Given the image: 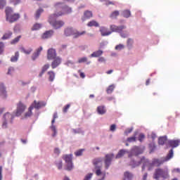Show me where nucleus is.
<instances>
[{
    "label": "nucleus",
    "instance_id": "nucleus-1",
    "mask_svg": "<svg viewBox=\"0 0 180 180\" xmlns=\"http://www.w3.org/2000/svg\"><path fill=\"white\" fill-rule=\"evenodd\" d=\"M56 16H64V15H70L72 12V8L64 4L63 2H58L53 6Z\"/></svg>",
    "mask_w": 180,
    "mask_h": 180
},
{
    "label": "nucleus",
    "instance_id": "nucleus-2",
    "mask_svg": "<svg viewBox=\"0 0 180 180\" xmlns=\"http://www.w3.org/2000/svg\"><path fill=\"white\" fill-rule=\"evenodd\" d=\"M141 164H143L142 167L143 171H144V169L146 167H148V171H151L154 167H155V165H154V162L152 161V162H150L148 160L142 158L141 160L136 162L134 160H131L129 165L132 167V168H136V167H139V165H141Z\"/></svg>",
    "mask_w": 180,
    "mask_h": 180
},
{
    "label": "nucleus",
    "instance_id": "nucleus-3",
    "mask_svg": "<svg viewBox=\"0 0 180 180\" xmlns=\"http://www.w3.org/2000/svg\"><path fill=\"white\" fill-rule=\"evenodd\" d=\"M93 165H94V171L97 176H101L98 180H105L106 173L102 172V158H98L93 160Z\"/></svg>",
    "mask_w": 180,
    "mask_h": 180
},
{
    "label": "nucleus",
    "instance_id": "nucleus-4",
    "mask_svg": "<svg viewBox=\"0 0 180 180\" xmlns=\"http://www.w3.org/2000/svg\"><path fill=\"white\" fill-rule=\"evenodd\" d=\"M57 18H60V16L56 15V12H54L53 14H51L49 15L48 22L53 27V29H61L64 25H65V22L61 20H56Z\"/></svg>",
    "mask_w": 180,
    "mask_h": 180
},
{
    "label": "nucleus",
    "instance_id": "nucleus-5",
    "mask_svg": "<svg viewBox=\"0 0 180 180\" xmlns=\"http://www.w3.org/2000/svg\"><path fill=\"white\" fill-rule=\"evenodd\" d=\"M20 18L19 13H13V10L11 8L7 7L6 8V19L7 22L13 23Z\"/></svg>",
    "mask_w": 180,
    "mask_h": 180
},
{
    "label": "nucleus",
    "instance_id": "nucleus-6",
    "mask_svg": "<svg viewBox=\"0 0 180 180\" xmlns=\"http://www.w3.org/2000/svg\"><path fill=\"white\" fill-rule=\"evenodd\" d=\"M153 178L154 179L157 180L160 179V178H163V179H167V178H169V172H168V169H155L153 174Z\"/></svg>",
    "mask_w": 180,
    "mask_h": 180
},
{
    "label": "nucleus",
    "instance_id": "nucleus-7",
    "mask_svg": "<svg viewBox=\"0 0 180 180\" xmlns=\"http://www.w3.org/2000/svg\"><path fill=\"white\" fill-rule=\"evenodd\" d=\"M173 157H174V150L171 149L169 151V153L167 154V157L162 158L161 159L155 158L152 160V162H153L155 167H160V165H162L164 162H167V161H169V160H171V158H172Z\"/></svg>",
    "mask_w": 180,
    "mask_h": 180
},
{
    "label": "nucleus",
    "instance_id": "nucleus-8",
    "mask_svg": "<svg viewBox=\"0 0 180 180\" xmlns=\"http://www.w3.org/2000/svg\"><path fill=\"white\" fill-rule=\"evenodd\" d=\"M110 29L113 32L120 33V36L124 37V39H125V37H127V36H129V32H127V31H125V34L124 32H123L124 29H126L125 25L117 26L115 25H112L110 26Z\"/></svg>",
    "mask_w": 180,
    "mask_h": 180
},
{
    "label": "nucleus",
    "instance_id": "nucleus-9",
    "mask_svg": "<svg viewBox=\"0 0 180 180\" xmlns=\"http://www.w3.org/2000/svg\"><path fill=\"white\" fill-rule=\"evenodd\" d=\"M15 116L11 114V112H6L4 115V121L2 124V128L6 129L8 127V123H13V119Z\"/></svg>",
    "mask_w": 180,
    "mask_h": 180
},
{
    "label": "nucleus",
    "instance_id": "nucleus-10",
    "mask_svg": "<svg viewBox=\"0 0 180 180\" xmlns=\"http://www.w3.org/2000/svg\"><path fill=\"white\" fill-rule=\"evenodd\" d=\"M63 159L65 161L66 169L67 171H71L74 168V165H72V155H64Z\"/></svg>",
    "mask_w": 180,
    "mask_h": 180
},
{
    "label": "nucleus",
    "instance_id": "nucleus-11",
    "mask_svg": "<svg viewBox=\"0 0 180 180\" xmlns=\"http://www.w3.org/2000/svg\"><path fill=\"white\" fill-rule=\"evenodd\" d=\"M140 154H143V150L140 148V146H134L131 149V152L129 153L128 157L129 158H131L133 155H140Z\"/></svg>",
    "mask_w": 180,
    "mask_h": 180
},
{
    "label": "nucleus",
    "instance_id": "nucleus-12",
    "mask_svg": "<svg viewBox=\"0 0 180 180\" xmlns=\"http://www.w3.org/2000/svg\"><path fill=\"white\" fill-rule=\"evenodd\" d=\"M25 110H26V105H25V104H23L22 101H20L17 104L15 116H20V115H22V113H23V112H25Z\"/></svg>",
    "mask_w": 180,
    "mask_h": 180
},
{
    "label": "nucleus",
    "instance_id": "nucleus-13",
    "mask_svg": "<svg viewBox=\"0 0 180 180\" xmlns=\"http://www.w3.org/2000/svg\"><path fill=\"white\" fill-rule=\"evenodd\" d=\"M113 157H115L113 154H107L105 155V158L104 160L105 169H108L109 167H110V164H112V160H113Z\"/></svg>",
    "mask_w": 180,
    "mask_h": 180
},
{
    "label": "nucleus",
    "instance_id": "nucleus-14",
    "mask_svg": "<svg viewBox=\"0 0 180 180\" xmlns=\"http://www.w3.org/2000/svg\"><path fill=\"white\" fill-rule=\"evenodd\" d=\"M57 53L56 52V49H50L47 52V58L48 60H53L57 57Z\"/></svg>",
    "mask_w": 180,
    "mask_h": 180
},
{
    "label": "nucleus",
    "instance_id": "nucleus-15",
    "mask_svg": "<svg viewBox=\"0 0 180 180\" xmlns=\"http://www.w3.org/2000/svg\"><path fill=\"white\" fill-rule=\"evenodd\" d=\"M75 29L71 27H68L64 30V34L66 37L74 36Z\"/></svg>",
    "mask_w": 180,
    "mask_h": 180
},
{
    "label": "nucleus",
    "instance_id": "nucleus-16",
    "mask_svg": "<svg viewBox=\"0 0 180 180\" xmlns=\"http://www.w3.org/2000/svg\"><path fill=\"white\" fill-rule=\"evenodd\" d=\"M60 64H61V58L56 57V58H53V60L51 63V67H52L53 70H54V68H57V67H58V65H60Z\"/></svg>",
    "mask_w": 180,
    "mask_h": 180
},
{
    "label": "nucleus",
    "instance_id": "nucleus-17",
    "mask_svg": "<svg viewBox=\"0 0 180 180\" xmlns=\"http://www.w3.org/2000/svg\"><path fill=\"white\" fill-rule=\"evenodd\" d=\"M100 32H101V36H103V37L109 36V35L112 34V31L108 30V28H106L105 27H101Z\"/></svg>",
    "mask_w": 180,
    "mask_h": 180
},
{
    "label": "nucleus",
    "instance_id": "nucleus-18",
    "mask_svg": "<svg viewBox=\"0 0 180 180\" xmlns=\"http://www.w3.org/2000/svg\"><path fill=\"white\" fill-rule=\"evenodd\" d=\"M54 34V31L53 30L46 31L42 35H41V39H50L51 36Z\"/></svg>",
    "mask_w": 180,
    "mask_h": 180
},
{
    "label": "nucleus",
    "instance_id": "nucleus-19",
    "mask_svg": "<svg viewBox=\"0 0 180 180\" xmlns=\"http://www.w3.org/2000/svg\"><path fill=\"white\" fill-rule=\"evenodd\" d=\"M94 15L92 14V11H86L84 13V16L82 18V22H85L86 19H91Z\"/></svg>",
    "mask_w": 180,
    "mask_h": 180
},
{
    "label": "nucleus",
    "instance_id": "nucleus-20",
    "mask_svg": "<svg viewBox=\"0 0 180 180\" xmlns=\"http://www.w3.org/2000/svg\"><path fill=\"white\" fill-rule=\"evenodd\" d=\"M85 34H86V31L79 32L77 30H75L73 37L74 39H78V37H81V36H84Z\"/></svg>",
    "mask_w": 180,
    "mask_h": 180
},
{
    "label": "nucleus",
    "instance_id": "nucleus-21",
    "mask_svg": "<svg viewBox=\"0 0 180 180\" xmlns=\"http://www.w3.org/2000/svg\"><path fill=\"white\" fill-rule=\"evenodd\" d=\"M179 143H180L179 139L172 140L169 141V146H170V147H172V148H175L176 147H178V146H179Z\"/></svg>",
    "mask_w": 180,
    "mask_h": 180
},
{
    "label": "nucleus",
    "instance_id": "nucleus-22",
    "mask_svg": "<svg viewBox=\"0 0 180 180\" xmlns=\"http://www.w3.org/2000/svg\"><path fill=\"white\" fill-rule=\"evenodd\" d=\"M42 50H43V47L41 46H40L37 49V51L34 52L32 56V58L33 60H36V58H37V57L40 56V53H41Z\"/></svg>",
    "mask_w": 180,
    "mask_h": 180
},
{
    "label": "nucleus",
    "instance_id": "nucleus-23",
    "mask_svg": "<svg viewBox=\"0 0 180 180\" xmlns=\"http://www.w3.org/2000/svg\"><path fill=\"white\" fill-rule=\"evenodd\" d=\"M0 96L4 98H6V90H5V86H4V84H0Z\"/></svg>",
    "mask_w": 180,
    "mask_h": 180
},
{
    "label": "nucleus",
    "instance_id": "nucleus-24",
    "mask_svg": "<svg viewBox=\"0 0 180 180\" xmlns=\"http://www.w3.org/2000/svg\"><path fill=\"white\" fill-rule=\"evenodd\" d=\"M97 112L98 115H105V113H106V108H105V105H99L97 107Z\"/></svg>",
    "mask_w": 180,
    "mask_h": 180
},
{
    "label": "nucleus",
    "instance_id": "nucleus-25",
    "mask_svg": "<svg viewBox=\"0 0 180 180\" xmlns=\"http://www.w3.org/2000/svg\"><path fill=\"white\" fill-rule=\"evenodd\" d=\"M12 34H13L12 31H7L1 37V40H8V39H11Z\"/></svg>",
    "mask_w": 180,
    "mask_h": 180
},
{
    "label": "nucleus",
    "instance_id": "nucleus-26",
    "mask_svg": "<svg viewBox=\"0 0 180 180\" xmlns=\"http://www.w3.org/2000/svg\"><path fill=\"white\" fill-rule=\"evenodd\" d=\"M126 153H127V154L129 155V151L124 150V149H121L118 153L116 155V158H122V157H123V155H124V154H126Z\"/></svg>",
    "mask_w": 180,
    "mask_h": 180
},
{
    "label": "nucleus",
    "instance_id": "nucleus-27",
    "mask_svg": "<svg viewBox=\"0 0 180 180\" xmlns=\"http://www.w3.org/2000/svg\"><path fill=\"white\" fill-rule=\"evenodd\" d=\"M87 26L89 27H99V23H98V22H96V20H93L87 23Z\"/></svg>",
    "mask_w": 180,
    "mask_h": 180
},
{
    "label": "nucleus",
    "instance_id": "nucleus-28",
    "mask_svg": "<svg viewBox=\"0 0 180 180\" xmlns=\"http://www.w3.org/2000/svg\"><path fill=\"white\" fill-rule=\"evenodd\" d=\"M48 75H49V81L50 82H53L54 81V79L56 78V73L53 71H49L48 72Z\"/></svg>",
    "mask_w": 180,
    "mask_h": 180
},
{
    "label": "nucleus",
    "instance_id": "nucleus-29",
    "mask_svg": "<svg viewBox=\"0 0 180 180\" xmlns=\"http://www.w3.org/2000/svg\"><path fill=\"white\" fill-rule=\"evenodd\" d=\"M103 54V51L98 50L94 51L93 53L91 54V57H101Z\"/></svg>",
    "mask_w": 180,
    "mask_h": 180
},
{
    "label": "nucleus",
    "instance_id": "nucleus-30",
    "mask_svg": "<svg viewBox=\"0 0 180 180\" xmlns=\"http://www.w3.org/2000/svg\"><path fill=\"white\" fill-rule=\"evenodd\" d=\"M167 142V136H162L160 137L158 139V143L160 146H164L165 143Z\"/></svg>",
    "mask_w": 180,
    "mask_h": 180
},
{
    "label": "nucleus",
    "instance_id": "nucleus-31",
    "mask_svg": "<svg viewBox=\"0 0 180 180\" xmlns=\"http://www.w3.org/2000/svg\"><path fill=\"white\" fill-rule=\"evenodd\" d=\"M34 107L33 105H31L29 108H28V112L25 113V117L27 118V117H30V116H32V110H33Z\"/></svg>",
    "mask_w": 180,
    "mask_h": 180
},
{
    "label": "nucleus",
    "instance_id": "nucleus-32",
    "mask_svg": "<svg viewBox=\"0 0 180 180\" xmlns=\"http://www.w3.org/2000/svg\"><path fill=\"white\" fill-rule=\"evenodd\" d=\"M43 12H44V10H43L42 8H39L35 13V19H39V18H40V15H41Z\"/></svg>",
    "mask_w": 180,
    "mask_h": 180
},
{
    "label": "nucleus",
    "instance_id": "nucleus-33",
    "mask_svg": "<svg viewBox=\"0 0 180 180\" xmlns=\"http://www.w3.org/2000/svg\"><path fill=\"white\" fill-rule=\"evenodd\" d=\"M19 58V52H15V56L11 58V63H16Z\"/></svg>",
    "mask_w": 180,
    "mask_h": 180
},
{
    "label": "nucleus",
    "instance_id": "nucleus-34",
    "mask_svg": "<svg viewBox=\"0 0 180 180\" xmlns=\"http://www.w3.org/2000/svg\"><path fill=\"white\" fill-rule=\"evenodd\" d=\"M22 39V36L19 35L18 37L14 38L13 40L11 41V44H16L19 43V41Z\"/></svg>",
    "mask_w": 180,
    "mask_h": 180
},
{
    "label": "nucleus",
    "instance_id": "nucleus-35",
    "mask_svg": "<svg viewBox=\"0 0 180 180\" xmlns=\"http://www.w3.org/2000/svg\"><path fill=\"white\" fill-rule=\"evenodd\" d=\"M31 106H33V108L35 109H40L42 105L40 102H37L36 101H34V103Z\"/></svg>",
    "mask_w": 180,
    "mask_h": 180
},
{
    "label": "nucleus",
    "instance_id": "nucleus-36",
    "mask_svg": "<svg viewBox=\"0 0 180 180\" xmlns=\"http://www.w3.org/2000/svg\"><path fill=\"white\" fill-rule=\"evenodd\" d=\"M131 13L129 10H125L122 12V16L124 18H130Z\"/></svg>",
    "mask_w": 180,
    "mask_h": 180
},
{
    "label": "nucleus",
    "instance_id": "nucleus-37",
    "mask_svg": "<svg viewBox=\"0 0 180 180\" xmlns=\"http://www.w3.org/2000/svg\"><path fill=\"white\" fill-rule=\"evenodd\" d=\"M113 91H115V86L113 84H111L108 87L106 92H107V94H112V92H113Z\"/></svg>",
    "mask_w": 180,
    "mask_h": 180
},
{
    "label": "nucleus",
    "instance_id": "nucleus-38",
    "mask_svg": "<svg viewBox=\"0 0 180 180\" xmlns=\"http://www.w3.org/2000/svg\"><path fill=\"white\" fill-rule=\"evenodd\" d=\"M41 28V24H39V23H36L35 25H33V27H32V30L34 31V30H39V29Z\"/></svg>",
    "mask_w": 180,
    "mask_h": 180
},
{
    "label": "nucleus",
    "instance_id": "nucleus-39",
    "mask_svg": "<svg viewBox=\"0 0 180 180\" xmlns=\"http://www.w3.org/2000/svg\"><path fill=\"white\" fill-rule=\"evenodd\" d=\"M119 15H120L119 11H115L111 13L110 18H112V19H115V18H117V16H119Z\"/></svg>",
    "mask_w": 180,
    "mask_h": 180
},
{
    "label": "nucleus",
    "instance_id": "nucleus-40",
    "mask_svg": "<svg viewBox=\"0 0 180 180\" xmlns=\"http://www.w3.org/2000/svg\"><path fill=\"white\" fill-rule=\"evenodd\" d=\"M21 50L22 53H25V54H30V53L33 51V49H32V48L29 49L28 50H26L25 48H22Z\"/></svg>",
    "mask_w": 180,
    "mask_h": 180
},
{
    "label": "nucleus",
    "instance_id": "nucleus-41",
    "mask_svg": "<svg viewBox=\"0 0 180 180\" xmlns=\"http://www.w3.org/2000/svg\"><path fill=\"white\" fill-rule=\"evenodd\" d=\"M82 153H84V149H79V150L75 152V155H76V157H79L82 155Z\"/></svg>",
    "mask_w": 180,
    "mask_h": 180
},
{
    "label": "nucleus",
    "instance_id": "nucleus-42",
    "mask_svg": "<svg viewBox=\"0 0 180 180\" xmlns=\"http://www.w3.org/2000/svg\"><path fill=\"white\" fill-rule=\"evenodd\" d=\"M51 129L52 131H53V136L54 137L57 134V129H56V126H54V124H52Z\"/></svg>",
    "mask_w": 180,
    "mask_h": 180
},
{
    "label": "nucleus",
    "instance_id": "nucleus-43",
    "mask_svg": "<svg viewBox=\"0 0 180 180\" xmlns=\"http://www.w3.org/2000/svg\"><path fill=\"white\" fill-rule=\"evenodd\" d=\"M86 61H88V58H86V57H83L78 60L79 64H81L82 63H86Z\"/></svg>",
    "mask_w": 180,
    "mask_h": 180
},
{
    "label": "nucleus",
    "instance_id": "nucleus-44",
    "mask_svg": "<svg viewBox=\"0 0 180 180\" xmlns=\"http://www.w3.org/2000/svg\"><path fill=\"white\" fill-rule=\"evenodd\" d=\"M127 141H128V143H134L136 141V136H131L127 138Z\"/></svg>",
    "mask_w": 180,
    "mask_h": 180
},
{
    "label": "nucleus",
    "instance_id": "nucleus-45",
    "mask_svg": "<svg viewBox=\"0 0 180 180\" xmlns=\"http://www.w3.org/2000/svg\"><path fill=\"white\" fill-rule=\"evenodd\" d=\"M50 68V65L49 64H46L42 67V71L43 72H46Z\"/></svg>",
    "mask_w": 180,
    "mask_h": 180
},
{
    "label": "nucleus",
    "instance_id": "nucleus-46",
    "mask_svg": "<svg viewBox=\"0 0 180 180\" xmlns=\"http://www.w3.org/2000/svg\"><path fill=\"white\" fill-rule=\"evenodd\" d=\"M146 139V136L143 134H140L138 138L139 141L141 143Z\"/></svg>",
    "mask_w": 180,
    "mask_h": 180
},
{
    "label": "nucleus",
    "instance_id": "nucleus-47",
    "mask_svg": "<svg viewBox=\"0 0 180 180\" xmlns=\"http://www.w3.org/2000/svg\"><path fill=\"white\" fill-rule=\"evenodd\" d=\"M133 43H134V41H133L132 39H127V44L128 46V47H131L133 46Z\"/></svg>",
    "mask_w": 180,
    "mask_h": 180
},
{
    "label": "nucleus",
    "instance_id": "nucleus-48",
    "mask_svg": "<svg viewBox=\"0 0 180 180\" xmlns=\"http://www.w3.org/2000/svg\"><path fill=\"white\" fill-rule=\"evenodd\" d=\"M56 166L58 168V169H61V168H63V161L62 160H59L56 162Z\"/></svg>",
    "mask_w": 180,
    "mask_h": 180
},
{
    "label": "nucleus",
    "instance_id": "nucleus-49",
    "mask_svg": "<svg viewBox=\"0 0 180 180\" xmlns=\"http://www.w3.org/2000/svg\"><path fill=\"white\" fill-rule=\"evenodd\" d=\"M94 174L89 173V174L86 175L84 180H91Z\"/></svg>",
    "mask_w": 180,
    "mask_h": 180
},
{
    "label": "nucleus",
    "instance_id": "nucleus-50",
    "mask_svg": "<svg viewBox=\"0 0 180 180\" xmlns=\"http://www.w3.org/2000/svg\"><path fill=\"white\" fill-rule=\"evenodd\" d=\"M5 47V44L4 42H0V54L4 53V48Z\"/></svg>",
    "mask_w": 180,
    "mask_h": 180
},
{
    "label": "nucleus",
    "instance_id": "nucleus-51",
    "mask_svg": "<svg viewBox=\"0 0 180 180\" xmlns=\"http://www.w3.org/2000/svg\"><path fill=\"white\" fill-rule=\"evenodd\" d=\"M71 105L67 104L64 108H63V112L67 113L68 112V109H70Z\"/></svg>",
    "mask_w": 180,
    "mask_h": 180
},
{
    "label": "nucleus",
    "instance_id": "nucleus-52",
    "mask_svg": "<svg viewBox=\"0 0 180 180\" xmlns=\"http://www.w3.org/2000/svg\"><path fill=\"white\" fill-rule=\"evenodd\" d=\"M53 153L54 154H56V155H60V153H61L60 150V148H55L53 150Z\"/></svg>",
    "mask_w": 180,
    "mask_h": 180
},
{
    "label": "nucleus",
    "instance_id": "nucleus-53",
    "mask_svg": "<svg viewBox=\"0 0 180 180\" xmlns=\"http://www.w3.org/2000/svg\"><path fill=\"white\" fill-rule=\"evenodd\" d=\"M5 5H6V1L5 0H0V9H2Z\"/></svg>",
    "mask_w": 180,
    "mask_h": 180
},
{
    "label": "nucleus",
    "instance_id": "nucleus-54",
    "mask_svg": "<svg viewBox=\"0 0 180 180\" xmlns=\"http://www.w3.org/2000/svg\"><path fill=\"white\" fill-rule=\"evenodd\" d=\"M57 117H58V115L57 114V112H55L53 114V119L51 121V124H54L55 122H56V120L57 119Z\"/></svg>",
    "mask_w": 180,
    "mask_h": 180
},
{
    "label": "nucleus",
    "instance_id": "nucleus-55",
    "mask_svg": "<svg viewBox=\"0 0 180 180\" xmlns=\"http://www.w3.org/2000/svg\"><path fill=\"white\" fill-rule=\"evenodd\" d=\"M124 49V46L123 44H119L115 46V50H122Z\"/></svg>",
    "mask_w": 180,
    "mask_h": 180
},
{
    "label": "nucleus",
    "instance_id": "nucleus-56",
    "mask_svg": "<svg viewBox=\"0 0 180 180\" xmlns=\"http://www.w3.org/2000/svg\"><path fill=\"white\" fill-rule=\"evenodd\" d=\"M10 2L13 5H18V4H20V0H10Z\"/></svg>",
    "mask_w": 180,
    "mask_h": 180
},
{
    "label": "nucleus",
    "instance_id": "nucleus-57",
    "mask_svg": "<svg viewBox=\"0 0 180 180\" xmlns=\"http://www.w3.org/2000/svg\"><path fill=\"white\" fill-rule=\"evenodd\" d=\"M131 131H133V128L127 129L124 131V134H125L126 136H127V134L131 133Z\"/></svg>",
    "mask_w": 180,
    "mask_h": 180
},
{
    "label": "nucleus",
    "instance_id": "nucleus-58",
    "mask_svg": "<svg viewBox=\"0 0 180 180\" xmlns=\"http://www.w3.org/2000/svg\"><path fill=\"white\" fill-rule=\"evenodd\" d=\"M111 131H115L116 130V124H112L110 128Z\"/></svg>",
    "mask_w": 180,
    "mask_h": 180
},
{
    "label": "nucleus",
    "instance_id": "nucleus-59",
    "mask_svg": "<svg viewBox=\"0 0 180 180\" xmlns=\"http://www.w3.org/2000/svg\"><path fill=\"white\" fill-rule=\"evenodd\" d=\"M15 71V69L13 68H8V75H11L12 74V72H13Z\"/></svg>",
    "mask_w": 180,
    "mask_h": 180
},
{
    "label": "nucleus",
    "instance_id": "nucleus-60",
    "mask_svg": "<svg viewBox=\"0 0 180 180\" xmlns=\"http://www.w3.org/2000/svg\"><path fill=\"white\" fill-rule=\"evenodd\" d=\"M98 61L99 63H105V58L103 57H100L98 59Z\"/></svg>",
    "mask_w": 180,
    "mask_h": 180
},
{
    "label": "nucleus",
    "instance_id": "nucleus-61",
    "mask_svg": "<svg viewBox=\"0 0 180 180\" xmlns=\"http://www.w3.org/2000/svg\"><path fill=\"white\" fill-rule=\"evenodd\" d=\"M68 46V45H67V44H63V45H61V46H60V50H65V49H67Z\"/></svg>",
    "mask_w": 180,
    "mask_h": 180
},
{
    "label": "nucleus",
    "instance_id": "nucleus-62",
    "mask_svg": "<svg viewBox=\"0 0 180 180\" xmlns=\"http://www.w3.org/2000/svg\"><path fill=\"white\" fill-rule=\"evenodd\" d=\"M79 72H80V77L81 78H85V73L81 72V70H79Z\"/></svg>",
    "mask_w": 180,
    "mask_h": 180
},
{
    "label": "nucleus",
    "instance_id": "nucleus-63",
    "mask_svg": "<svg viewBox=\"0 0 180 180\" xmlns=\"http://www.w3.org/2000/svg\"><path fill=\"white\" fill-rule=\"evenodd\" d=\"M0 180H2V166H0Z\"/></svg>",
    "mask_w": 180,
    "mask_h": 180
},
{
    "label": "nucleus",
    "instance_id": "nucleus-64",
    "mask_svg": "<svg viewBox=\"0 0 180 180\" xmlns=\"http://www.w3.org/2000/svg\"><path fill=\"white\" fill-rule=\"evenodd\" d=\"M147 176H148V174L145 173L143 176V180H147Z\"/></svg>",
    "mask_w": 180,
    "mask_h": 180
}]
</instances>
